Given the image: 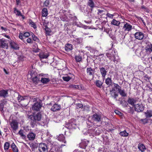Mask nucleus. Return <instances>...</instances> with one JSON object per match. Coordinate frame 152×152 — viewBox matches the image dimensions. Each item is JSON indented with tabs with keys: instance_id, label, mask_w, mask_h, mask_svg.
<instances>
[{
	"instance_id": "nucleus-27",
	"label": "nucleus",
	"mask_w": 152,
	"mask_h": 152,
	"mask_svg": "<svg viewBox=\"0 0 152 152\" xmlns=\"http://www.w3.org/2000/svg\"><path fill=\"white\" fill-rule=\"evenodd\" d=\"M87 5L91 8V10L95 7L94 4L93 0H88Z\"/></svg>"
},
{
	"instance_id": "nucleus-64",
	"label": "nucleus",
	"mask_w": 152,
	"mask_h": 152,
	"mask_svg": "<svg viewBox=\"0 0 152 152\" xmlns=\"http://www.w3.org/2000/svg\"><path fill=\"white\" fill-rule=\"evenodd\" d=\"M16 4L17 5H19L20 2V0H16Z\"/></svg>"
},
{
	"instance_id": "nucleus-61",
	"label": "nucleus",
	"mask_w": 152,
	"mask_h": 152,
	"mask_svg": "<svg viewBox=\"0 0 152 152\" xmlns=\"http://www.w3.org/2000/svg\"><path fill=\"white\" fill-rule=\"evenodd\" d=\"M98 14L99 15L104 11L103 10H101L99 9H98Z\"/></svg>"
},
{
	"instance_id": "nucleus-30",
	"label": "nucleus",
	"mask_w": 152,
	"mask_h": 152,
	"mask_svg": "<svg viewBox=\"0 0 152 152\" xmlns=\"http://www.w3.org/2000/svg\"><path fill=\"white\" fill-rule=\"evenodd\" d=\"M138 148L141 151H144L146 149L145 146L143 144L139 143L138 145Z\"/></svg>"
},
{
	"instance_id": "nucleus-47",
	"label": "nucleus",
	"mask_w": 152,
	"mask_h": 152,
	"mask_svg": "<svg viewBox=\"0 0 152 152\" xmlns=\"http://www.w3.org/2000/svg\"><path fill=\"white\" fill-rule=\"evenodd\" d=\"M32 37L33 40L34 41L38 42L39 41V39L34 34H33Z\"/></svg>"
},
{
	"instance_id": "nucleus-15",
	"label": "nucleus",
	"mask_w": 152,
	"mask_h": 152,
	"mask_svg": "<svg viewBox=\"0 0 152 152\" xmlns=\"http://www.w3.org/2000/svg\"><path fill=\"white\" fill-rule=\"evenodd\" d=\"M110 91L111 97L114 99H116L117 97L118 96V94L115 91V89L114 88H112L111 90H110Z\"/></svg>"
},
{
	"instance_id": "nucleus-17",
	"label": "nucleus",
	"mask_w": 152,
	"mask_h": 152,
	"mask_svg": "<svg viewBox=\"0 0 152 152\" xmlns=\"http://www.w3.org/2000/svg\"><path fill=\"white\" fill-rule=\"evenodd\" d=\"M99 69L100 73L103 79L104 78L107 72V71H106L107 69H106L104 67H101L99 68Z\"/></svg>"
},
{
	"instance_id": "nucleus-53",
	"label": "nucleus",
	"mask_w": 152,
	"mask_h": 152,
	"mask_svg": "<svg viewBox=\"0 0 152 152\" xmlns=\"http://www.w3.org/2000/svg\"><path fill=\"white\" fill-rule=\"evenodd\" d=\"M0 110L1 112H3V108L4 107V105L3 103L0 104Z\"/></svg>"
},
{
	"instance_id": "nucleus-51",
	"label": "nucleus",
	"mask_w": 152,
	"mask_h": 152,
	"mask_svg": "<svg viewBox=\"0 0 152 152\" xmlns=\"http://www.w3.org/2000/svg\"><path fill=\"white\" fill-rule=\"evenodd\" d=\"M49 0H46L44 3V5L45 6L47 7L49 5Z\"/></svg>"
},
{
	"instance_id": "nucleus-41",
	"label": "nucleus",
	"mask_w": 152,
	"mask_h": 152,
	"mask_svg": "<svg viewBox=\"0 0 152 152\" xmlns=\"http://www.w3.org/2000/svg\"><path fill=\"white\" fill-rule=\"evenodd\" d=\"M113 85H114V87L113 88H114V89H116L118 91L121 89V87H120L118 84L115 83H112Z\"/></svg>"
},
{
	"instance_id": "nucleus-9",
	"label": "nucleus",
	"mask_w": 152,
	"mask_h": 152,
	"mask_svg": "<svg viewBox=\"0 0 152 152\" xmlns=\"http://www.w3.org/2000/svg\"><path fill=\"white\" fill-rule=\"evenodd\" d=\"M0 47L7 49L8 46L7 41L3 39H0Z\"/></svg>"
},
{
	"instance_id": "nucleus-54",
	"label": "nucleus",
	"mask_w": 152,
	"mask_h": 152,
	"mask_svg": "<svg viewBox=\"0 0 152 152\" xmlns=\"http://www.w3.org/2000/svg\"><path fill=\"white\" fill-rule=\"evenodd\" d=\"M76 106L77 108H81L83 107V105L82 104H76Z\"/></svg>"
},
{
	"instance_id": "nucleus-37",
	"label": "nucleus",
	"mask_w": 152,
	"mask_h": 152,
	"mask_svg": "<svg viewBox=\"0 0 152 152\" xmlns=\"http://www.w3.org/2000/svg\"><path fill=\"white\" fill-rule=\"evenodd\" d=\"M119 134L121 136L125 137L128 136L129 135L128 133L126 132V130H124V131L120 132Z\"/></svg>"
},
{
	"instance_id": "nucleus-7",
	"label": "nucleus",
	"mask_w": 152,
	"mask_h": 152,
	"mask_svg": "<svg viewBox=\"0 0 152 152\" xmlns=\"http://www.w3.org/2000/svg\"><path fill=\"white\" fill-rule=\"evenodd\" d=\"M38 150L39 152H47L48 151L47 146L44 143H40L38 146Z\"/></svg>"
},
{
	"instance_id": "nucleus-23",
	"label": "nucleus",
	"mask_w": 152,
	"mask_h": 152,
	"mask_svg": "<svg viewBox=\"0 0 152 152\" xmlns=\"http://www.w3.org/2000/svg\"><path fill=\"white\" fill-rule=\"evenodd\" d=\"M44 26L45 27V31L46 34L47 35H51V33L52 32L51 30V29L48 28L46 24L45 25L44 24Z\"/></svg>"
},
{
	"instance_id": "nucleus-39",
	"label": "nucleus",
	"mask_w": 152,
	"mask_h": 152,
	"mask_svg": "<svg viewBox=\"0 0 152 152\" xmlns=\"http://www.w3.org/2000/svg\"><path fill=\"white\" fill-rule=\"evenodd\" d=\"M111 24L116 26H118L120 23V22L119 21H118L115 19H113L111 21Z\"/></svg>"
},
{
	"instance_id": "nucleus-29",
	"label": "nucleus",
	"mask_w": 152,
	"mask_h": 152,
	"mask_svg": "<svg viewBox=\"0 0 152 152\" xmlns=\"http://www.w3.org/2000/svg\"><path fill=\"white\" fill-rule=\"evenodd\" d=\"M144 113L147 118H150L152 116V110H147Z\"/></svg>"
},
{
	"instance_id": "nucleus-5",
	"label": "nucleus",
	"mask_w": 152,
	"mask_h": 152,
	"mask_svg": "<svg viewBox=\"0 0 152 152\" xmlns=\"http://www.w3.org/2000/svg\"><path fill=\"white\" fill-rule=\"evenodd\" d=\"M140 101V100L138 98H129L127 102L129 104L134 106L135 104H137Z\"/></svg>"
},
{
	"instance_id": "nucleus-3",
	"label": "nucleus",
	"mask_w": 152,
	"mask_h": 152,
	"mask_svg": "<svg viewBox=\"0 0 152 152\" xmlns=\"http://www.w3.org/2000/svg\"><path fill=\"white\" fill-rule=\"evenodd\" d=\"M134 108L136 111L137 112H142L143 110L144 107L143 105L140 101L134 106Z\"/></svg>"
},
{
	"instance_id": "nucleus-16",
	"label": "nucleus",
	"mask_w": 152,
	"mask_h": 152,
	"mask_svg": "<svg viewBox=\"0 0 152 152\" xmlns=\"http://www.w3.org/2000/svg\"><path fill=\"white\" fill-rule=\"evenodd\" d=\"M43 76L42 74H39L37 75L34 77H33L32 79V81L35 84L37 83L39 81L41 77Z\"/></svg>"
},
{
	"instance_id": "nucleus-6",
	"label": "nucleus",
	"mask_w": 152,
	"mask_h": 152,
	"mask_svg": "<svg viewBox=\"0 0 152 152\" xmlns=\"http://www.w3.org/2000/svg\"><path fill=\"white\" fill-rule=\"evenodd\" d=\"M124 25L122 28V29L125 31L129 32L132 29V26L128 22H124Z\"/></svg>"
},
{
	"instance_id": "nucleus-36",
	"label": "nucleus",
	"mask_w": 152,
	"mask_h": 152,
	"mask_svg": "<svg viewBox=\"0 0 152 152\" xmlns=\"http://www.w3.org/2000/svg\"><path fill=\"white\" fill-rule=\"evenodd\" d=\"M14 12L16 14V15L23 17V15L21 14L19 10H18L16 8H15L14 9Z\"/></svg>"
},
{
	"instance_id": "nucleus-52",
	"label": "nucleus",
	"mask_w": 152,
	"mask_h": 152,
	"mask_svg": "<svg viewBox=\"0 0 152 152\" xmlns=\"http://www.w3.org/2000/svg\"><path fill=\"white\" fill-rule=\"evenodd\" d=\"M27 42L28 43L31 44L33 43V40L30 38H28L26 40Z\"/></svg>"
},
{
	"instance_id": "nucleus-31",
	"label": "nucleus",
	"mask_w": 152,
	"mask_h": 152,
	"mask_svg": "<svg viewBox=\"0 0 152 152\" xmlns=\"http://www.w3.org/2000/svg\"><path fill=\"white\" fill-rule=\"evenodd\" d=\"M118 91L122 96L126 97L127 96V94L124 90H121V88Z\"/></svg>"
},
{
	"instance_id": "nucleus-24",
	"label": "nucleus",
	"mask_w": 152,
	"mask_h": 152,
	"mask_svg": "<svg viewBox=\"0 0 152 152\" xmlns=\"http://www.w3.org/2000/svg\"><path fill=\"white\" fill-rule=\"evenodd\" d=\"M58 140L60 141H62L64 143H66V141L65 140V137L63 134H60L58 137Z\"/></svg>"
},
{
	"instance_id": "nucleus-14",
	"label": "nucleus",
	"mask_w": 152,
	"mask_h": 152,
	"mask_svg": "<svg viewBox=\"0 0 152 152\" xmlns=\"http://www.w3.org/2000/svg\"><path fill=\"white\" fill-rule=\"evenodd\" d=\"M8 90L3 89L0 91V96L5 98L8 96Z\"/></svg>"
},
{
	"instance_id": "nucleus-43",
	"label": "nucleus",
	"mask_w": 152,
	"mask_h": 152,
	"mask_svg": "<svg viewBox=\"0 0 152 152\" xmlns=\"http://www.w3.org/2000/svg\"><path fill=\"white\" fill-rule=\"evenodd\" d=\"M88 141L87 140L83 141L81 143V145H83V148L86 147L88 145Z\"/></svg>"
},
{
	"instance_id": "nucleus-8",
	"label": "nucleus",
	"mask_w": 152,
	"mask_h": 152,
	"mask_svg": "<svg viewBox=\"0 0 152 152\" xmlns=\"http://www.w3.org/2000/svg\"><path fill=\"white\" fill-rule=\"evenodd\" d=\"M92 117V120L94 122H99L101 121V117L100 115L95 114H94Z\"/></svg>"
},
{
	"instance_id": "nucleus-19",
	"label": "nucleus",
	"mask_w": 152,
	"mask_h": 152,
	"mask_svg": "<svg viewBox=\"0 0 152 152\" xmlns=\"http://www.w3.org/2000/svg\"><path fill=\"white\" fill-rule=\"evenodd\" d=\"M87 74L90 76H93L95 72V70L93 69L91 67L88 68L86 70Z\"/></svg>"
},
{
	"instance_id": "nucleus-11",
	"label": "nucleus",
	"mask_w": 152,
	"mask_h": 152,
	"mask_svg": "<svg viewBox=\"0 0 152 152\" xmlns=\"http://www.w3.org/2000/svg\"><path fill=\"white\" fill-rule=\"evenodd\" d=\"M147 45L145 48L146 53L149 54L152 51V45L150 43H147Z\"/></svg>"
},
{
	"instance_id": "nucleus-49",
	"label": "nucleus",
	"mask_w": 152,
	"mask_h": 152,
	"mask_svg": "<svg viewBox=\"0 0 152 152\" xmlns=\"http://www.w3.org/2000/svg\"><path fill=\"white\" fill-rule=\"evenodd\" d=\"M69 87L73 89H77L79 87L77 85H70Z\"/></svg>"
},
{
	"instance_id": "nucleus-13",
	"label": "nucleus",
	"mask_w": 152,
	"mask_h": 152,
	"mask_svg": "<svg viewBox=\"0 0 152 152\" xmlns=\"http://www.w3.org/2000/svg\"><path fill=\"white\" fill-rule=\"evenodd\" d=\"M144 37V34L140 32H136L134 34L135 38L139 40H142Z\"/></svg>"
},
{
	"instance_id": "nucleus-1",
	"label": "nucleus",
	"mask_w": 152,
	"mask_h": 152,
	"mask_svg": "<svg viewBox=\"0 0 152 152\" xmlns=\"http://www.w3.org/2000/svg\"><path fill=\"white\" fill-rule=\"evenodd\" d=\"M42 118V115L40 113H38L28 116V118L30 119L31 124L33 126L37 122L41 120Z\"/></svg>"
},
{
	"instance_id": "nucleus-26",
	"label": "nucleus",
	"mask_w": 152,
	"mask_h": 152,
	"mask_svg": "<svg viewBox=\"0 0 152 152\" xmlns=\"http://www.w3.org/2000/svg\"><path fill=\"white\" fill-rule=\"evenodd\" d=\"M73 49L72 45L70 44H66L65 47V50L66 51H69Z\"/></svg>"
},
{
	"instance_id": "nucleus-34",
	"label": "nucleus",
	"mask_w": 152,
	"mask_h": 152,
	"mask_svg": "<svg viewBox=\"0 0 152 152\" xmlns=\"http://www.w3.org/2000/svg\"><path fill=\"white\" fill-rule=\"evenodd\" d=\"M48 14V11L47 9L43 8L42 11V16L43 17H46Z\"/></svg>"
},
{
	"instance_id": "nucleus-21",
	"label": "nucleus",
	"mask_w": 152,
	"mask_h": 152,
	"mask_svg": "<svg viewBox=\"0 0 152 152\" xmlns=\"http://www.w3.org/2000/svg\"><path fill=\"white\" fill-rule=\"evenodd\" d=\"M10 43L12 48L15 50H17L19 48L18 45L13 41H11Z\"/></svg>"
},
{
	"instance_id": "nucleus-55",
	"label": "nucleus",
	"mask_w": 152,
	"mask_h": 152,
	"mask_svg": "<svg viewBox=\"0 0 152 152\" xmlns=\"http://www.w3.org/2000/svg\"><path fill=\"white\" fill-rule=\"evenodd\" d=\"M19 38L21 39L22 40L24 41L23 39H24V37H23V34L22 33H20L19 35Z\"/></svg>"
},
{
	"instance_id": "nucleus-10",
	"label": "nucleus",
	"mask_w": 152,
	"mask_h": 152,
	"mask_svg": "<svg viewBox=\"0 0 152 152\" xmlns=\"http://www.w3.org/2000/svg\"><path fill=\"white\" fill-rule=\"evenodd\" d=\"M61 109V106L60 104H55L52 106L50 110L53 112H56L60 110Z\"/></svg>"
},
{
	"instance_id": "nucleus-63",
	"label": "nucleus",
	"mask_w": 152,
	"mask_h": 152,
	"mask_svg": "<svg viewBox=\"0 0 152 152\" xmlns=\"http://www.w3.org/2000/svg\"><path fill=\"white\" fill-rule=\"evenodd\" d=\"M141 8L142 9H143L144 11H147V10H148L147 9V8L145 7L144 6H142L141 7Z\"/></svg>"
},
{
	"instance_id": "nucleus-25",
	"label": "nucleus",
	"mask_w": 152,
	"mask_h": 152,
	"mask_svg": "<svg viewBox=\"0 0 152 152\" xmlns=\"http://www.w3.org/2000/svg\"><path fill=\"white\" fill-rule=\"evenodd\" d=\"M55 146L53 147V149L56 152H62V150H60L57 145V143L56 142H54Z\"/></svg>"
},
{
	"instance_id": "nucleus-2",
	"label": "nucleus",
	"mask_w": 152,
	"mask_h": 152,
	"mask_svg": "<svg viewBox=\"0 0 152 152\" xmlns=\"http://www.w3.org/2000/svg\"><path fill=\"white\" fill-rule=\"evenodd\" d=\"M115 53V51H110L106 53V56L110 60H113L114 61H116L115 58L116 54Z\"/></svg>"
},
{
	"instance_id": "nucleus-32",
	"label": "nucleus",
	"mask_w": 152,
	"mask_h": 152,
	"mask_svg": "<svg viewBox=\"0 0 152 152\" xmlns=\"http://www.w3.org/2000/svg\"><path fill=\"white\" fill-rule=\"evenodd\" d=\"M40 81L43 84H47L50 81L49 78H46L45 77H41Z\"/></svg>"
},
{
	"instance_id": "nucleus-4",
	"label": "nucleus",
	"mask_w": 152,
	"mask_h": 152,
	"mask_svg": "<svg viewBox=\"0 0 152 152\" xmlns=\"http://www.w3.org/2000/svg\"><path fill=\"white\" fill-rule=\"evenodd\" d=\"M18 122L15 120H13L10 123V125L12 131L15 133L18 128Z\"/></svg>"
},
{
	"instance_id": "nucleus-33",
	"label": "nucleus",
	"mask_w": 152,
	"mask_h": 152,
	"mask_svg": "<svg viewBox=\"0 0 152 152\" xmlns=\"http://www.w3.org/2000/svg\"><path fill=\"white\" fill-rule=\"evenodd\" d=\"M105 83L108 86H111L112 83L111 79L109 77L105 79Z\"/></svg>"
},
{
	"instance_id": "nucleus-44",
	"label": "nucleus",
	"mask_w": 152,
	"mask_h": 152,
	"mask_svg": "<svg viewBox=\"0 0 152 152\" xmlns=\"http://www.w3.org/2000/svg\"><path fill=\"white\" fill-rule=\"evenodd\" d=\"M75 58L76 61L78 62H80L82 59L81 56L80 55L76 56Z\"/></svg>"
},
{
	"instance_id": "nucleus-60",
	"label": "nucleus",
	"mask_w": 152,
	"mask_h": 152,
	"mask_svg": "<svg viewBox=\"0 0 152 152\" xmlns=\"http://www.w3.org/2000/svg\"><path fill=\"white\" fill-rule=\"evenodd\" d=\"M11 147L12 149H13V148H15L17 147L16 146V145H15V144L14 142H13L11 144Z\"/></svg>"
},
{
	"instance_id": "nucleus-22",
	"label": "nucleus",
	"mask_w": 152,
	"mask_h": 152,
	"mask_svg": "<svg viewBox=\"0 0 152 152\" xmlns=\"http://www.w3.org/2000/svg\"><path fill=\"white\" fill-rule=\"evenodd\" d=\"M94 83L97 87L101 88L102 86L103 81H102L99 80H97Z\"/></svg>"
},
{
	"instance_id": "nucleus-57",
	"label": "nucleus",
	"mask_w": 152,
	"mask_h": 152,
	"mask_svg": "<svg viewBox=\"0 0 152 152\" xmlns=\"http://www.w3.org/2000/svg\"><path fill=\"white\" fill-rule=\"evenodd\" d=\"M14 152H18V149L17 147L12 149Z\"/></svg>"
},
{
	"instance_id": "nucleus-40",
	"label": "nucleus",
	"mask_w": 152,
	"mask_h": 152,
	"mask_svg": "<svg viewBox=\"0 0 152 152\" xmlns=\"http://www.w3.org/2000/svg\"><path fill=\"white\" fill-rule=\"evenodd\" d=\"M23 131L22 130H20L18 132V134H19L21 137H22V138L24 139L26 137V135L24 134L23 133Z\"/></svg>"
},
{
	"instance_id": "nucleus-56",
	"label": "nucleus",
	"mask_w": 152,
	"mask_h": 152,
	"mask_svg": "<svg viewBox=\"0 0 152 152\" xmlns=\"http://www.w3.org/2000/svg\"><path fill=\"white\" fill-rule=\"evenodd\" d=\"M106 16L110 18H113L114 15L110 13H107L106 14Z\"/></svg>"
},
{
	"instance_id": "nucleus-35",
	"label": "nucleus",
	"mask_w": 152,
	"mask_h": 152,
	"mask_svg": "<svg viewBox=\"0 0 152 152\" xmlns=\"http://www.w3.org/2000/svg\"><path fill=\"white\" fill-rule=\"evenodd\" d=\"M10 146V144L8 142H6L4 145V148L5 152H6L8 150Z\"/></svg>"
},
{
	"instance_id": "nucleus-62",
	"label": "nucleus",
	"mask_w": 152,
	"mask_h": 152,
	"mask_svg": "<svg viewBox=\"0 0 152 152\" xmlns=\"http://www.w3.org/2000/svg\"><path fill=\"white\" fill-rule=\"evenodd\" d=\"M115 113L117 114L118 115H120L121 114V113L117 110H116L115 111Z\"/></svg>"
},
{
	"instance_id": "nucleus-58",
	"label": "nucleus",
	"mask_w": 152,
	"mask_h": 152,
	"mask_svg": "<svg viewBox=\"0 0 152 152\" xmlns=\"http://www.w3.org/2000/svg\"><path fill=\"white\" fill-rule=\"evenodd\" d=\"M40 50L38 48H37V49H35L34 48H33V52L37 53V52H38Z\"/></svg>"
},
{
	"instance_id": "nucleus-12",
	"label": "nucleus",
	"mask_w": 152,
	"mask_h": 152,
	"mask_svg": "<svg viewBox=\"0 0 152 152\" xmlns=\"http://www.w3.org/2000/svg\"><path fill=\"white\" fill-rule=\"evenodd\" d=\"M42 107V105L40 102L35 103L32 107V109L34 110L38 111Z\"/></svg>"
},
{
	"instance_id": "nucleus-45",
	"label": "nucleus",
	"mask_w": 152,
	"mask_h": 152,
	"mask_svg": "<svg viewBox=\"0 0 152 152\" xmlns=\"http://www.w3.org/2000/svg\"><path fill=\"white\" fill-rule=\"evenodd\" d=\"M63 79L65 81H68L71 79V78L68 76H66L63 77Z\"/></svg>"
},
{
	"instance_id": "nucleus-59",
	"label": "nucleus",
	"mask_w": 152,
	"mask_h": 152,
	"mask_svg": "<svg viewBox=\"0 0 152 152\" xmlns=\"http://www.w3.org/2000/svg\"><path fill=\"white\" fill-rule=\"evenodd\" d=\"M30 147L31 148H36V146L35 145H34V144L32 143Z\"/></svg>"
},
{
	"instance_id": "nucleus-48",
	"label": "nucleus",
	"mask_w": 152,
	"mask_h": 152,
	"mask_svg": "<svg viewBox=\"0 0 152 152\" xmlns=\"http://www.w3.org/2000/svg\"><path fill=\"white\" fill-rule=\"evenodd\" d=\"M92 129L93 130H94V131L96 130V131L95 132H94L93 133V134H95L96 135H98L100 133L99 132H97V130H98L97 128H95L94 127H93L92 128Z\"/></svg>"
},
{
	"instance_id": "nucleus-38",
	"label": "nucleus",
	"mask_w": 152,
	"mask_h": 152,
	"mask_svg": "<svg viewBox=\"0 0 152 152\" xmlns=\"http://www.w3.org/2000/svg\"><path fill=\"white\" fill-rule=\"evenodd\" d=\"M26 97L27 96H23L21 95L18 94V96L17 97V99L18 101L20 102L21 101L26 99Z\"/></svg>"
},
{
	"instance_id": "nucleus-28",
	"label": "nucleus",
	"mask_w": 152,
	"mask_h": 152,
	"mask_svg": "<svg viewBox=\"0 0 152 152\" xmlns=\"http://www.w3.org/2000/svg\"><path fill=\"white\" fill-rule=\"evenodd\" d=\"M136 55L138 56H141L143 55V51L141 49L138 48L136 49L135 52Z\"/></svg>"
},
{
	"instance_id": "nucleus-42",
	"label": "nucleus",
	"mask_w": 152,
	"mask_h": 152,
	"mask_svg": "<svg viewBox=\"0 0 152 152\" xmlns=\"http://www.w3.org/2000/svg\"><path fill=\"white\" fill-rule=\"evenodd\" d=\"M29 25H31V26L33 27L34 29L37 28V26L35 23L33 22L32 20H30L29 22Z\"/></svg>"
},
{
	"instance_id": "nucleus-18",
	"label": "nucleus",
	"mask_w": 152,
	"mask_h": 152,
	"mask_svg": "<svg viewBox=\"0 0 152 152\" xmlns=\"http://www.w3.org/2000/svg\"><path fill=\"white\" fill-rule=\"evenodd\" d=\"M36 134L33 132H30L27 135V138L30 141L34 140L36 137Z\"/></svg>"
},
{
	"instance_id": "nucleus-20",
	"label": "nucleus",
	"mask_w": 152,
	"mask_h": 152,
	"mask_svg": "<svg viewBox=\"0 0 152 152\" xmlns=\"http://www.w3.org/2000/svg\"><path fill=\"white\" fill-rule=\"evenodd\" d=\"M40 59L47 58L49 56V55L47 53L41 52L39 55Z\"/></svg>"
},
{
	"instance_id": "nucleus-46",
	"label": "nucleus",
	"mask_w": 152,
	"mask_h": 152,
	"mask_svg": "<svg viewBox=\"0 0 152 152\" xmlns=\"http://www.w3.org/2000/svg\"><path fill=\"white\" fill-rule=\"evenodd\" d=\"M141 121L143 124H145L148 122V119L146 118L143 119H141L140 120Z\"/></svg>"
},
{
	"instance_id": "nucleus-50",
	"label": "nucleus",
	"mask_w": 152,
	"mask_h": 152,
	"mask_svg": "<svg viewBox=\"0 0 152 152\" xmlns=\"http://www.w3.org/2000/svg\"><path fill=\"white\" fill-rule=\"evenodd\" d=\"M30 34L28 32L24 33L23 34V37H28L30 36Z\"/></svg>"
}]
</instances>
